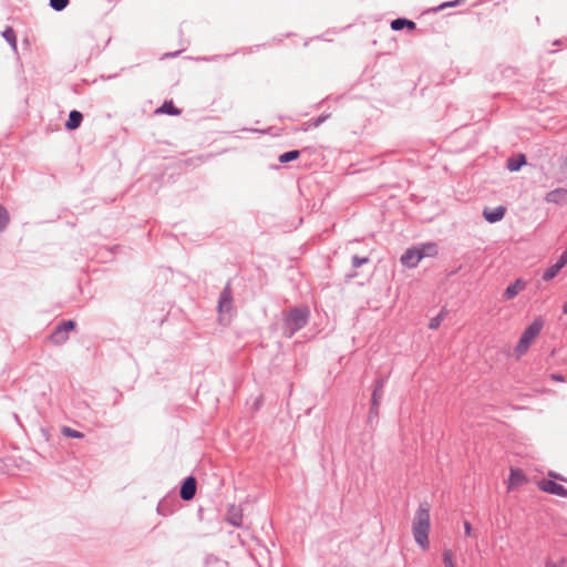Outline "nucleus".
Returning a JSON list of instances; mask_svg holds the SVG:
<instances>
[{"instance_id":"f257e3e1","label":"nucleus","mask_w":567,"mask_h":567,"mask_svg":"<svg viewBox=\"0 0 567 567\" xmlns=\"http://www.w3.org/2000/svg\"><path fill=\"white\" fill-rule=\"evenodd\" d=\"M412 532L415 543L422 549H427L430 547V505L427 502L421 503L416 509L413 517Z\"/></svg>"},{"instance_id":"f03ea898","label":"nucleus","mask_w":567,"mask_h":567,"mask_svg":"<svg viewBox=\"0 0 567 567\" xmlns=\"http://www.w3.org/2000/svg\"><path fill=\"white\" fill-rule=\"evenodd\" d=\"M310 319L308 307H292L282 316V334L292 338L299 330L305 328Z\"/></svg>"},{"instance_id":"7ed1b4c3","label":"nucleus","mask_w":567,"mask_h":567,"mask_svg":"<svg viewBox=\"0 0 567 567\" xmlns=\"http://www.w3.org/2000/svg\"><path fill=\"white\" fill-rule=\"evenodd\" d=\"M545 320L540 316H538L523 331L517 344L514 348V353L517 358H520L527 353L530 344L534 342L536 337L542 332Z\"/></svg>"},{"instance_id":"20e7f679","label":"nucleus","mask_w":567,"mask_h":567,"mask_svg":"<svg viewBox=\"0 0 567 567\" xmlns=\"http://www.w3.org/2000/svg\"><path fill=\"white\" fill-rule=\"evenodd\" d=\"M233 289L231 280L229 279L219 295L217 309L220 313H229L233 310Z\"/></svg>"},{"instance_id":"39448f33","label":"nucleus","mask_w":567,"mask_h":567,"mask_svg":"<svg viewBox=\"0 0 567 567\" xmlns=\"http://www.w3.org/2000/svg\"><path fill=\"white\" fill-rule=\"evenodd\" d=\"M196 491V478L194 476H187L182 483L179 496L183 501H190L195 497Z\"/></svg>"},{"instance_id":"423d86ee","label":"nucleus","mask_w":567,"mask_h":567,"mask_svg":"<svg viewBox=\"0 0 567 567\" xmlns=\"http://www.w3.org/2000/svg\"><path fill=\"white\" fill-rule=\"evenodd\" d=\"M539 488L546 493L567 498V488L553 480H543Z\"/></svg>"},{"instance_id":"0eeeda50","label":"nucleus","mask_w":567,"mask_h":567,"mask_svg":"<svg viewBox=\"0 0 567 567\" xmlns=\"http://www.w3.org/2000/svg\"><path fill=\"white\" fill-rule=\"evenodd\" d=\"M421 260L422 255H420L417 247L406 249L400 258L401 264L408 268L416 267Z\"/></svg>"},{"instance_id":"6e6552de","label":"nucleus","mask_w":567,"mask_h":567,"mask_svg":"<svg viewBox=\"0 0 567 567\" xmlns=\"http://www.w3.org/2000/svg\"><path fill=\"white\" fill-rule=\"evenodd\" d=\"M545 202L556 205L567 204V189L559 187L548 192L545 196Z\"/></svg>"},{"instance_id":"1a4fd4ad","label":"nucleus","mask_w":567,"mask_h":567,"mask_svg":"<svg viewBox=\"0 0 567 567\" xmlns=\"http://www.w3.org/2000/svg\"><path fill=\"white\" fill-rule=\"evenodd\" d=\"M506 214V207L503 205H499L493 209L484 208L483 210V217L486 221L491 224H495L504 218Z\"/></svg>"},{"instance_id":"9d476101","label":"nucleus","mask_w":567,"mask_h":567,"mask_svg":"<svg viewBox=\"0 0 567 567\" xmlns=\"http://www.w3.org/2000/svg\"><path fill=\"white\" fill-rule=\"evenodd\" d=\"M527 286V282L524 279H516L513 284H511L503 293L504 300L514 299L520 291H523Z\"/></svg>"},{"instance_id":"9b49d317","label":"nucleus","mask_w":567,"mask_h":567,"mask_svg":"<svg viewBox=\"0 0 567 567\" xmlns=\"http://www.w3.org/2000/svg\"><path fill=\"white\" fill-rule=\"evenodd\" d=\"M386 382H388L386 377H380L374 381L373 391H372V395H371L372 402L375 401V402L381 403V399L383 396Z\"/></svg>"},{"instance_id":"f8f14e48","label":"nucleus","mask_w":567,"mask_h":567,"mask_svg":"<svg viewBox=\"0 0 567 567\" xmlns=\"http://www.w3.org/2000/svg\"><path fill=\"white\" fill-rule=\"evenodd\" d=\"M526 164H527L526 156L524 154H518V155L512 156L507 159L506 168L509 172H518Z\"/></svg>"},{"instance_id":"ddd939ff","label":"nucleus","mask_w":567,"mask_h":567,"mask_svg":"<svg viewBox=\"0 0 567 567\" xmlns=\"http://www.w3.org/2000/svg\"><path fill=\"white\" fill-rule=\"evenodd\" d=\"M82 121V113L78 110H72L69 114L68 121L65 122V128L69 131L76 130L78 127H80Z\"/></svg>"},{"instance_id":"4468645a","label":"nucleus","mask_w":567,"mask_h":567,"mask_svg":"<svg viewBox=\"0 0 567 567\" xmlns=\"http://www.w3.org/2000/svg\"><path fill=\"white\" fill-rule=\"evenodd\" d=\"M415 23L412 20L405 19V18H398L391 21V29L393 31H401L404 28H408L410 30L415 29Z\"/></svg>"},{"instance_id":"2eb2a0df","label":"nucleus","mask_w":567,"mask_h":567,"mask_svg":"<svg viewBox=\"0 0 567 567\" xmlns=\"http://www.w3.org/2000/svg\"><path fill=\"white\" fill-rule=\"evenodd\" d=\"M69 340V334L65 333L60 327H55L52 331V333L50 334V341L53 343V344H63L65 343L66 341Z\"/></svg>"},{"instance_id":"dca6fc26","label":"nucleus","mask_w":567,"mask_h":567,"mask_svg":"<svg viewBox=\"0 0 567 567\" xmlns=\"http://www.w3.org/2000/svg\"><path fill=\"white\" fill-rule=\"evenodd\" d=\"M227 522L235 527H240L243 524V514L231 506L227 514Z\"/></svg>"},{"instance_id":"f3484780","label":"nucleus","mask_w":567,"mask_h":567,"mask_svg":"<svg viewBox=\"0 0 567 567\" xmlns=\"http://www.w3.org/2000/svg\"><path fill=\"white\" fill-rule=\"evenodd\" d=\"M420 255H422V259L425 257H433L437 255V246L435 243H427L417 247Z\"/></svg>"},{"instance_id":"a211bd4d","label":"nucleus","mask_w":567,"mask_h":567,"mask_svg":"<svg viewBox=\"0 0 567 567\" xmlns=\"http://www.w3.org/2000/svg\"><path fill=\"white\" fill-rule=\"evenodd\" d=\"M2 37L10 44L12 50L17 51V35H16V32H14L13 28L7 27L2 31Z\"/></svg>"},{"instance_id":"6ab92c4d","label":"nucleus","mask_w":567,"mask_h":567,"mask_svg":"<svg viewBox=\"0 0 567 567\" xmlns=\"http://www.w3.org/2000/svg\"><path fill=\"white\" fill-rule=\"evenodd\" d=\"M299 156H300V151L292 150V151H288L284 154L279 155L278 159L281 164H286V163L297 159Z\"/></svg>"},{"instance_id":"aec40b11","label":"nucleus","mask_w":567,"mask_h":567,"mask_svg":"<svg viewBox=\"0 0 567 567\" xmlns=\"http://www.w3.org/2000/svg\"><path fill=\"white\" fill-rule=\"evenodd\" d=\"M560 270L561 269L556 264H554L543 272L542 279L544 281H550L558 275Z\"/></svg>"},{"instance_id":"412c9836","label":"nucleus","mask_w":567,"mask_h":567,"mask_svg":"<svg viewBox=\"0 0 567 567\" xmlns=\"http://www.w3.org/2000/svg\"><path fill=\"white\" fill-rule=\"evenodd\" d=\"M158 111L162 113L168 114V115H179L181 114V110L177 109L172 101L164 102Z\"/></svg>"},{"instance_id":"4be33fe9","label":"nucleus","mask_w":567,"mask_h":567,"mask_svg":"<svg viewBox=\"0 0 567 567\" xmlns=\"http://www.w3.org/2000/svg\"><path fill=\"white\" fill-rule=\"evenodd\" d=\"M379 409H380V403L379 402H372L371 401V404H370V410H369V414H368V420L367 422L369 424H372L374 420L378 419L379 416Z\"/></svg>"},{"instance_id":"5701e85b","label":"nucleus","mask_w":567,"mask_h":567,"mask_svg":"<svg viewBox=\"0 0 567 567\" xmlns=\"http://www.w3.org/2000/svg\"><path fill=\"white\" fill-rule=\"evenodd\" d=\"M9 214L3 205L0 204V231H3L9 224Z\"/></svg>"},{"instance_id":"b1692460","label":"nucleus","mask_w":567,"mask_h":567,"mask_svg":"<svg viewBox=\"0 0 567 567\" xmlns=\"http://www.w3.org/2000/svg\"><path fill=\"white\" fill-rule=\"evenodd\" d=\"M330 117V114H322L316 118H310L305 123L307 127H318L321 125L324 121H327Z\"/></svg>"},{"instance_id":"393cba45","label":"nucleus","mask_w":567,"mask_h":567,"mask_svg":"<svg viewBox=\"0 0 567 567\" xmlns=\"http://www.w3.org/2000/svg\"><path fill=\"white\" fill-rule=\"evenodd\" d=\"M370 261H371V259L367 256L361 257V256L354 255L351 258V266L353 269H357L363 265L369 264Z\"/></svg>"},{"instance_id":"a878e982","label":"nucleus","mask_w":567,"mask_h":567,"mask_svg":"<svg viewBox=\"0 0 567 567\" xmlns=\"http://www.w3.org/2000/svg\"><path fill=\"white\" fill-rule=\"evenodd\" d=\"M509 481L512 484H522L525 481L524 474L519 470H511Z\"/></svg>"},{"instance_id":"bb28decb","label":"nucleus","mask_w":567,"mask_h":567,"mask_svg":"<svg viewBox=\"0 0 567 567\" xmlns=\"http://www.w3.org/2000/svg\"><path fill=\"white\" fill-rule=\"evenodd\" d=\"M61 432L66 437H72V439H83L84 437L83 433H81L74 429H71L69 426H63Z\"/></svg>"},{"instance_id":"cd10ccee","label":"nucleus","mask_w":567,"mask_h":567,"mask_svg":"<svg viewBox=\"0 0 567 567\" xmlns=\"http://www.w3.org/2000/svg\"><path fill=\"white\" fill-rule=\"evenodd\" d=\"M443 564L444 567H456L453 560V553L451 549H445L443 551Z\"/></svg>"},{"instance_id":"c85d7f7f","label":"nucleus","mask_w":567,"mask_h":567,"mask_svg":"<svg viewBox=\"0 0 567 567\" xmlns=\"http://www.w3.org/2000/svg\"><path fill=\"white\" fill-rule=\"evenodd\" d=\"M70 0H50V7L55 11L64 10Z\"/></svg>"},{"instance_id":"c756f323","label":"nucleus","mask_w":567,"mask_h":567,"mask_svg":"<svg viewBox=\"0 0 567 567\" xmlns=\"http://www.w3.org/2000/svg\"><path fill=\"white\" fill-rule=\"evenodd\" d=\"M58 327H60L65 333H69L75 329L76 323L74 320H63L58 324Z\"/></svg>"},{"instance_id":"7c9ffc66","label":"nucleus","mask_w":567,"mask_h":567,"mask_svg":"<svg viewBox=\"0 0 567 567\" xmlns=\"http://www.w3.org/2000/svg\"><path fill=\"white\" fill-rule=\"evenodd\" d=\"M465 0H454V1H447V2H444L442 4H440L435 11H439V10H443L445 8H452V7H455L457 4H461L463 3Z\"/></svg>"},{"instance_id":"2f4dec72","label":"nucleus","mask_w":567,"mask_h":567,"mask_svg":"<svg viewBox=\"0 0 567 567\" xmlns=\"http://www.w3.org/2000/svg\"><path fill=\"white\" fill-rule=\"evenodd\" d=\"M165 505H166V501H165V499L161 501V502L158 503V505H157V512H158L161 515H164V516H166V515H168V514H171V513H172V509H166V508H165Z\"/></svg>"},{"instance_id":"473e14b6","label":"nucleus","mask_w":567,"mask_h":567,"mask_svg":"<svg viewBox=\"0 0 567 567\" xmlns=\"http://www.w3.org/2000/svg\"><path fill=\"white\" fill-rule=\"evenodd\" d=\"M565 566V558H560L558 561H553L550 559H547L545 561V567H564Z\"/></svg>"},{"instance_id":"72a5a7b5","label":"nucleus","mask_w":567,"mask_h":567,"mask_svg":"<svg viewBox=\"0 0 567 567\" xmlns=\"http://www.w3.org/2000/svg\"><path fill=\"white\" fill-rule=\"evenodd\" d=\"M441 320H442V317L441 316H436L434 318L431 319L430 323H429V328L430 329H436L439 328L440 323H441Z\"/></svg>"},{"instance_id":"f704fd0d","label":"nucleus","mask_w":567,"mask_h":567,"mask_svg":"<svg viewBox=\"0 0 567 567\" xmlns=\"http://www.w3.org/2000/svg\"><path fill=\"white\" fill-rule=\"evenodd\" d=\"M464 532L466 536H472V525L467 520L464 522Z\"/></svg>"},{"instance_id":"c9c22d12","label":"nucleus","mask_w":567,"mask_h":567,"mask_svg":"<svg viewBox=\"0 0 567 567\" xmlns=\"http://www.w3.org/2000/svg\"><path fill=\"white\" fill-rule=\"evenodd\" d=\"M219 58H220V55H213V56L200 58V60L206 61V62H213V61H217Z\"/></svg>"},{"instance_id":"e433bc0d","label":"nucleus","mask_w":567,"mask_h":567,"mask_svg":"<svg viewBox=\"0 0 567 567\" xmlns=\"http://www.w3.org/2000/svg\"><path fill=\"white\" fill-rule=\"evenodd\" d=\"M550 378L555 381H559V382H563L564 381V377L561 374H556V373H553L550 375Z\"/></svg>"},{"instance_id":"4c0bfd02","label":"nucleus","mask_w":567,"mask_h":567,"mask_svg":"<svg viewBox=\"0 0 567 567\" xmlns=\"http://www.w3.org/2000/svg\"><path fill=\"white\" fill-rule=\"evenodd\" d=\"M560 269H563L565 266H566V262L565 260H563L560 257L558 258V260L555 262Z\"/></svg>"},{"instance_id":"58836bf2","label":"nucleus","mask_w":567,"mask_h":567,"mask_svg":"<svg viewBox=\"0 0 567 567\" xmlns=\"http://www.w3.org/2000/svg\"><path fill=\"white\" fill-rule=\"evenodd\" d=\"M559 257L567 264V249L564 250Z\"/></svg>"},{"instance_id":"ea45409f","label":"nucleus","mask_w":567,"mask_h":567,"mask_svg":"<svg viewBox=\"0 0 567 567\" xmlns=\"http://www.w3.org/2000/svg\"><path fill=\"white\" fill-rule=\"evenodd\" d=\"M355 277H357V272H351V274H348V275H347V278H348V279H353V278H355Z\"/></svg>"},{"instance_id":"a19ab883","label":"nucleus","mask_w":567,"mask_h":567,"mask_svg":"<svg viewBox=\"0 0 567 567\" xmlns=\"http://www.w3.org/2000/svg\"><path fill=\"white\" fill-rule=\"evenodd\" d=\"M563 312L567 315V301L563 305Z\"/></svg>"},{"instance_id":"79ce46f5","label":"nucleus","mask_w":567,"mask_h":567,"mask_svg":"<svg viewBox=\"0 0 567 567\" xmlns=\"http://www.w3.org/2000/svg\"><path fill=\"white\" fill-rule=\"evenodd\" d=\"M550 476L555 477V478H558V480H564L561 476L557 475V474H554V473H550Z\"/></svg>"},{"instance_id":"37998d69","label":"nucleus","mask_w":567,"mask_h":567,"mask_svg":"<svg viewBox=\"0 0 567 567\" xmlns=\"http://www.w3.org/2000/svg\"><path fill=\"white\" fill-rule=\"evenodd\" d=\"M178 54V52H174V53H169L167 54L168 56H176Z\"/></svg>"}]
</instances>
